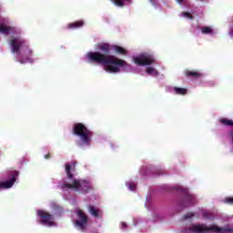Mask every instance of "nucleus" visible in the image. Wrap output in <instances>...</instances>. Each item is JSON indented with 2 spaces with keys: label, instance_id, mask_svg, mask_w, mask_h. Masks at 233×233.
<instances>
[{
  "label": "nucleus",
  "instance_id": "obj_18",
  "mask_svg": "<svg viewBox=\"0 0 233 233\" xmlns=\"http://www.w3.org/2000/svg\"><path fill=\"white\" fill-rule=\"evenodd\" d=\"M219 123H221V125H224V127H233V120L228 118H220Z\"/></svg>",
  "mask_w": 233,
  "mask_h": 233
},
{
  "label": "nucleus",
  "instance_id": "obj_30",
  "mask_svg": "<svg viewBox=\"0 0 233 233\" xmlns=\"http://www.w3.org/2000/svg\"><path fill=\"white\" fill-rule=\"evenodd\" d=\"M151 2L154 1V0H150Z\"/></svg>",
  "mask_w": 233,
  "mask_h": 233
},
{
  "label": "nucleus",
  "instance_id": "obj_8",
  "mask_svg": "<svg viewBox=\"0 0 233 233\" xmlns=\"http://www.w3.org/2000/svg\"><path fill=\"white\" fill-rule=\"evenodd\" d=\"M38 216L41 218L42 225H48V227H54V216L52 214L40 210Z\"/></svg>",
  "mask_w": 233,
  "mask_h": 233
},
{
  "label": "nucleus",
  "instance_id": "obj_22",
  "mask_svg": "<svg viewBox=\"0 0 233 233\" xmlns=\"http://www.w3.org/2000/svg\"><path fill=\"white\" fill-rule=\"evenodd\" d=\"M136 184H134L133 182H130L129 184H128V188H129V190H136Z\"/></svg>",
  "mask_w": 233,
  "mask_h": 233
},
{
  "label": "nucleus",
  "instance_id": "obj_24",
  "mask_svg": "<svg viewBox=\"0 0 233 233\" xmlns=\"http://www.w3.org/2000/svg\"><path fill=\"white\" fill-rule=\"evenodd\" d=\"M226 203H228L229 205H233V198H227Z\"/></svg>",
  "mask_w": 233,
  "mask_h": 233
},
{
  "label": "nucleus",
  "instance_id": "obj_13",
  "mask_svg": "<svg viewBox=\"0 0 233 233\" xmlns=\"http://www.w3.org/2000/svg\"><path fill=\"white\" fill-rule=\"evenodd\" d=\"M88 211L91 216L94 218H99V214H101V211L99 209L96 208L94 206H88Z\"/></svg>",
  "mask_w": 233,
  "mask_h": 233
},
{
  "label": "nucleus",
  "instance_id": "obj_12",
  "mask_svg": "<svg viewBox=\"0 0 233 233\" xmlns=\"http://www.w3.org/2000/svg\"><path fill=\"white\" fill-rule=\"evenodd\" d=\"M185 76L186 77H194L195 79H198V77H201L203 74L200 73L199 71L186 70Z\"/></svg>",
  "mask_w": 233,
  "mask_h": 233
},
{
  "label": "nucleus",
  "instance_id": "obj_6",
  "mask_svg": "<svg viewBox=\"0 0 233 233\" xmlns=\"http://www.w3.org/2000/svg\"><path fill=\"white\" fill-rule=\"evenodd\" d=\"M76 215L80 220L75 221V226L80 228V230H85L86 228V224L88 223V217L82 209H76Z\"/></svg>",
  "mask_w": 233,
  "mask_h": 233
},
{
  "label": "nucleus",
  "instance_id": "obj_16",
  "mask_svg": "<svg viewBox=\"0 0 233 233\" xmlns=\"http://www.w3.org/2000/svg\"><path fill=\"white\" fill-rule=\"evenodd\" d=\"M146 72L148 76H154L155 77L159 76V72L154 67H147Z\"/></svg>",
  "mask_w": 233,
  "mask_h": 233
},
{
  "label": "nucleus",
  "instance_id": "obj_23",
  "mask_svg": "<svg viewBox=\"0 0 233 233\" xmlns=\"http://www.w3.org/2000/svg\"><path fill=\"white\" fill-rule=\"evenodd\" d=\"M190 218H194V213H187L184 215V219H190Z\"/></svg>",
  "mask_w": 233,
  "mask_h": 233
},
{
  "label": "nucleus",
  "instance_id": "obj_10",
  "mask_svg": "<svg viewBox=\"0 0 233 233\" xmlns=\"http://www.w3.org/2000/svg\"><path fill=\"white\" fill-rule=\"evenodd\" d=\"M10 46L12 47L13 54H15V52H19V50L21 49L23 42L21 40L12 39L10 41Z\"/></svg>",
  "mask_w": 233,
  "mask_h": 233
},
{
  "label": "nucleus",
  "instance_id": "obj_7",
  "mask_svg": "<svg viewBox=\"0 0 233 233\" xmlns=\"http://www.w3.org/2000/svg\"><path fill=\"white\" fill-rule=\"evenodd\" d=\"M196 203H198V199L196 198V196L187 191L184 197V199L181 203V207H183V208H188V207H194Z\"/></svg>",
  "mask_w": 233,
  "mask_h": 233
},
{
  "label": "nucleus",
  "instance_id": "obj_29",
  "mask_svg": "<svg viewBox=\"0 0 233 233\" xmlns=\"http://www.w3.org/2000/svg\"><path fill=\"white\" fill-rule=\"evenodd\" d=\"M20 63H22V64H23V63H25V62H24L23 60H20Z\"/></svg>",
  "mask_w": 233,
  "mask_h": 233
},
{
  "label": "nucleus",
  "instance_id": "obj_19",
  "mask_svg": "<svg viewBox=\"0 0 233 233\" xmlns=\"http://www.w3.org/2000/svg\"><path fill=\"white\" fill-rule=\"evenodd\" d=\"M0 32L8 35V33L10 32V27H6L2 25H0Z\"/></svg>",
  "mask_w": 233,
  "mask_h": 233
},
{
  "label": "nucleus",
  "instance_id": "obj_25",
  "mask_svg": "<svg viewBox=\"0 0 233 233\" xmlns=\"http://www.w3.org/2000/svg\"><path fill=\"white\" fill-rule=\"evenodd\" d=\"M156 174H157V176H161V174H163V169H157Z\"/></svg>",
  "mask_w": 233,
  "mask_h": 233
},
{
  "label": "nucleus",
  "instance_id": "obj_2",
  "mask_svg": "<svg viewBox=\"0 0 233 233\" xmlns=\"http://www.w3.org/2000/svg\"><path fill=\"white\" fill-rule=\"evenodd\" d=\"M77 162H73L72 164L66 163V174L67 178H64L60 184L61 190H75V192H81V194H88L92 190V183L88 180H79L74 177L72 172H76V166Z\"/></svg>",
  "mask_w": 233,
  "mask_h": 233
},
{
  "label": "nucleus",
  "instance_id": "obj_21",
  "mask_svg": "<svg viewBox=\"0 0 233 233\" xmlns=\"http://www.w3.org/2000/svg\"><path fill=\"white\" fill-rule=\"evenodd\" d=\"M182 16L187 17V19H190V20L194 19V15H192V14L188 12H183Z\"/></svg>",
  "mask_w": 233,
  "mask_h": 233
},
{
  "label": "nucleus",
  "instance_id": "obj_26",
  "mask_svg": "<svg viewBox=\"0 0 233 233\" xmlns=\"http://www.w3.org/2000/svg\"><path fill=\"white\" fill-rule=\"evenodd\" d=\"M50 157H51L50 153L45 155V159H50Z\"/></svg>",
  "mask_w": 233,
  "mask_h": 233
},
{
  "label": "nucleus",
  "instance_id": "obj_14",
  "mask_svg": "<svg viewBox=\"0 0 233 233\" xmlns=\"http://www.w3.org/2000/svg\"><path fill=\"white\" fill-rule=\"evenodd\" d=\"M201 33L204 34V35H214V29L210 26H203L201 27Z\"/></svg>",
  "mask_w": 233,
  "mask_h": 233
},
{
  "label": "nucleus",
  "instance_id": "obj_20",
  "mask_svg": "<svg viewBox=\"0 0 233 233\" xmlns=\"http://www.w3.org/2000/svg\"><path fill=\"white\" fill-rule=\"evenodd\" d=\"M0 32L8 35V33L10 32V27H6L2 25H0Z\"/></svg>",
  "mask_w": 233,
  "mask_h": 233
},
{
  "label": "nucleus",
  "instance_id": "obj_4",
  "mask_svg": "<svg viewBox=\"0 0 233 233\" xmlns=\"http://www.w3.org/2000/svg\"><path fill=\"white\" fill-rule=\"evenodd\" d=\"M190 230L195 233H233V228L230 225L220 228L218 225L207 226L206 224H199L191 226Z\"/></svg>",
  "mask_w": 233,
  "mask_h": 233
},
{
  "label": "nucleus",
  "instance_id": "obj_1",
  "mask_svg": "<svg viewBox=\"0 0 233 233\" xmlns=\"http://www.w3.org/2000/svg\"><path fill=\"white\" fill-rule=\"evenodd\" d=\"M98 50L100 52H89L86 56L87 59L91 63H96V65H106L104 68L106 72H111L112 74H117L121 72V68H123L124 72H127L132 68L127 61L117 58L114 55H110V50L113 48L116 54H120L121 56H127V49L121 47L119 46H110L109 44H100L97 46Z\"/></svg>",
  "mask_w": 233,
  "mask_h": 233
},
{
  "label": "nucleus",
  "instance_id": "obj_3",
  "mask_svg": "<svg viewBox=\"0 0 233 233\" xmlns=\"http://www.w3.org/2000/svg\"><path fill=\"white\" fill-rule=\"evenodd\" d=\"M73 134L74 136H77L80 137V141L82 145H86V147H90L92 143V136H94V132L88 129L86 126L83 123H76L73 126Z\"/></svg>",
  "mask_w": 233,
  "mask_h": 233
},
{
  "label": "nucleus",
  "instance_id": "obj_11",
  "mask_svg": "<svg viewBox=\"0 0 233 233\" xmlns=\"http://www.w3.org/2000/svg\"><path fill=\"white\" fill-rule=\"evenodd\" d=\"M85 25V22L83 20L76 21L67 25V28L69 30H75L76 28H81V26Z\"/></svg>",
  "mask_w": 233,
  "mask_h": 233
},
{
  "label": "nucleus",
  "instance_id": "obj_27",
  "mask_svg": "<svg viewBox=\"0 0 233 233\" xmlns=\"http://www.w3.org/2000/svg\"><path fill=\"white\" fill-rule=\"evenodd\" d=\"M121 226H122V228H127V223L122 222V223H121Z\"/></svg>",
  "mask_w": 233,
  "mask_h": 233
},
{
  "label": "nucleus",
  "instance_id": "obj_17",
  "mask_svg": "<svg viewBox=\"0 0 233 233\" xmlns=\"http://www.w3.org/2000/svg\"><path fill=\"white\" fill-rule=\"evenodd\" d=\"M175 93L177 96H187V88H183V87H174Z\"/></svg>",
  "mask_w": 233,
  "mask_h": 233
},
{
  "label": "nucleus",
  "instance_id": "obj_28",
  "mask_svg": "<svg viewBox=\"0 0 233 233\" xmlns=\"http://www.w3.org/2000/svg\"><path fill=\"white\" fill-rule=\"evenodd\" d=\"M176 1H177V3H178V5H182L183 1H185V0H176Z\"/></svg>",
  "mask_w": 233,
  "mask_h": 233
},
{
  "label": "nucleus",
  "instance_id": "obj_15",
  "mask_svg": "<svg viewBox=\"0 0 233 233\" xmlns=\"http://www.w3.org/2000/svg\"><path fill=\"white\" fill-rule=\"evenodd\" d=\"M202 216L204 219H209V220H212L214 219V218H216V215L212 211H204L202 213Z\"/></svg>",
  "mask_w": 233,
  "mask_h": 233
},
{
  "label": "nucleus",
  "instance_id": "obj_5",
  "mask_svg": "<svg viewBox=\"0 0 233 233\" xmlns=\"http://www.w3.org/2000/svg\"><path fill=\"white\" fill-rule=\"evenodd\" d=\"M133 61L136 65H138V66H147L148 65H154V63H156L154 56L147 54L133 58Z\"/></svg>",
  "mask_w": 233,
  "mask_h": 233
},
{
  "label": "nucleus",
  "instance_id": "obj_9",
  "mask_svg": "<svg viewBox=\"0 0 233 233\" xmlns=\"http://www.w3.org/2000/svg\"><path fill=\"white\" fill-rule=\"evenodd\" d=\"M19 176V171H14L12 177L4 182H0V190L6 189V188H12L14 187V183H15V177Z\"/></svg>",
  "mask_w": 233,
  "mask_h": 233
}]
</instances>
